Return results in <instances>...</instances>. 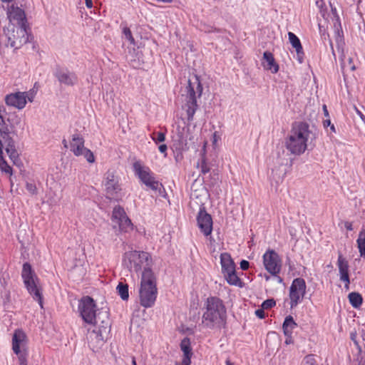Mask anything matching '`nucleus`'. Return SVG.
<instances>
[{"instance_id":"nucleus-10","label":"nucleus","mask_w":365,"mask_h":365,"mask_svg":"<svg viewBox=\"0 0 365 365\" xmlns=\"http://www.w3.org/2000/svg\"><path fill=\"white\" fill-rule=\"evenodd\" d=\"M306 282L303 278L298 277L292 281L289 294L291 308L296 307L302 302L306 294Z\"/></svg>"},{"instance_id":"nucleus-60","label":"nucleus","mask_w":365,"mask_h":365,"mask_svg":"<svg viewBox=\"0 0 365 365\" xmlns=\"http://www.w3.org/2000/svg\"><path fill=\"white\" fill-rule=\"evenodd\" d=\"M330 128H331L332 132H334V133L336 132L335 127H334V125L333 124L330 126Z\"/></svg>"},{"instance_id":"nucleus-4","label":"nucleus","mask_w":365,"mask_h":365,"mask_svg":"<svg viewBox=\"0 0 365 365\" xmlns=\"http://www.w3.org/2000/svg\"><path fill=\"white\" fill-rule=\"evenodd\" d=\"M21 278L28 292L33 299L37 301L43 308V297L41 289L38 287V278L29 262H24L22 266Z\"/></svg>"},{"instance_id":"nucleus-39","label":"nucleus","mask_w":365,"mask_h":365,"mask_svg":"<svg viewBox=\"0 0 365 365\" xmlns=\"http://www.w3.org/2000/svg\"><path fill=\"white\" fill-rule=\"evenodd\" d=\"M123 34L125 36V38L132 45L135 44V39L132 35L131 31L129 28L125 27L123 29Z\"/></svg>"},{"instance_id":"nucleus-26","label":"nucleus","mask_w":365,"mask_h":365,"mask_svg":"<svg viewBox=\"0 0 365 365\" xmlns=\"http://www.w3.org/2000/svg\"><path fill=\"white\" fill-rule=\"evenodd\" d=\"M263 58L266 62V64L264 63L265 69L270 71L272 73H277L279 71V65L276 63L271 52L265 51L263 54Z\"/></svg>"},{"instance_id":"nucleus-11","label":"nucleus","mask_w":365,"mask_h":365,"mask_svg":"<svg viewBox=\"0 0 365 365\" xmlns=\"http://www.w3.org/2000/svg\"><path fill=\"white\" fill-rule=\"evenodd\" d=\"M78 310L83 321L92 324L95 320L96 305L93 299L89 296L81 299L78 304Z\"/></svg>"},{"instance_id":"nucleus-14","label":"nucleus","mask_w":365,"mask_h":365,"mask_svg":"<svg viewBox=\"0 0 365 365\" xmlns=\"http://www.w3.org/2000/svg\"><path fill=\"white\" fill-rule=\"evenodd\" d=\"M312 131L309 125L304 121L294 122L292 123V129L289 136L307 143Z\"/></svg>"},{"instance_id":"nucleus-47","label":"nucleus","mask_w":365,"mask_h":365,"mask_svg":"<svg viewBox=\"0 0 365 365\" xmlns=\"http://www.w3.org/2000/svg\"><path fill=\"white\" fill-rule=\"evenodd\" d=\"M348 63L350 66V68L351 71H354L356 69V67L354 65V63H353V59L352 58H349L348 59Z\"/></svg>"},{"instance_id":"nucleus-18","label":"nucleus","mask_w":365,"mask_h":365,"mask_svg":"<svg viewBox=\"0 0 365 365\" xmlns=\"http://www.w3.org/2000/svg\"><path fill=\"white\" fill-rule=\"evenodd\" d=\"M7 16L9 20V24L20 25L27 24L24 11L14 4L8 8Z\"/></svg>"},{"instance_id":"nucleus-51","label":"nucleus","mask_w":365,"mask_h":365,"mask_svg":"<svg viewBox=\"0 0 365 365\" xmlns=\"http://www.w3.org/2000/svg\"><path fill=\"white\" fill-rule=\"evenodd\" d=\"M332 124H331V121L330 120H325L324 121V127H327V126H331Z\"/></svg>"},{"instance_id":"nucleus-8","label":"nucleus","mask_w":365,"mask_h":365,"mask_svg":"<svg viewBox=\"0 0 365 365\" xmlns=\"http://www.w3.org/2000/svg\"><path fill=\"white\" fill-rule=\"evenodd\" d=\"M93 324L96 326V329L93 330V333L96 334L97 340H106L110 334L111 327L108 312L107 310H99L96 314V318Z\"/></svg>"},{"instance_id":"nucleus-45","label":"nucleus","mask_w":365,"mask_h":365,"mask_svg":"<svg viewBox=\"0 0 365 365\" xmlns=\"http://www.w3.org/2000/svg\"><path fill=\"white\" fill-rule=\"evenodd\" d=\"M255 314L259 319L265 318V313H264V309H262V308L257 309L255 311Z\"/></svg>"},{"instance_id":"nucleus-13","label":"nucleus","mask_w":365,"mask_h":365,"mask_svg":"<svg viewBox=\"0 0 365 365\" xmlns=\"http://www.w3.org/2000/svg\"><path fill=\"white\" fill-rule=\"evenodd\" d=\"M53 76L61 85L74 86L78 82L77 74L66 67L57 66L53 71Z\"/></svg>"},{"instance_id":"nucleus-29","label":"nucleus","mask_w":365,"mask_h":365,"mask_svg":"<svg viewBox=\"0 0 365 365\" xmlns=\"http://www.w3.org/2000/svg\"><path fill=\"white\" fill-rule=\"evenodd\" d=\"M196 168L200 170V175H206L210 171V164L207 162L205 153H202L198 159Z\"/></svg>"},{"instance_id":"nucleus-17","label":"nucleus","mask_w":365,"mask_h":365,"mask_svg":"<svg viewBox=\"0 0 365 365\" xmlns=\"http://www.w3.org/2000/svg\"><path fill=\"white\" fill-rule=\"evenodd\" d=\"M285 147L292 154L300 155L307 149V143L292 136H288L285 140Z\"/></svg>"},{"instance_id":"nucleus-3","label":"nucleus","mask_w":365,"mask_h":365,"mask_svg":"<svg viewBox=\"0 0 365 365\" xmlns=\"http://www.w3.org/2000/svg\"><path fill=\"white\" fill-rule=\"evenodd\" d=\"M158 296L156 277L150 268H145L142 272L139 289L140 304L145 308L155 305Z\"/></svg>"},{"instance_id":"nucleus-55","label":"nucleus","mask_w":365,"mask_h":365,"mask_svg":"<svg viewBox=\"0 0 365 365\" xmlns=\"http://www.w3.org/2000/svg\"><path fill=\"white\" fill-rule=\"evenodd\" d=\"M277 277V280L279 283H282L283 282V279L279 277L278 274H277V276H275Z\"/></svg>"},{"instance_id":"nucleus-63","label":"nucleus","mask_w":365,"mask_h":365,"mask_svg":"<svg viewBox=\"0 0 365 365\" xmlns=\"http://www.w3.org/2000/svg\"><path fill=\"white\" fill-rule=\"evenodd\" d=\"M265 279H266V281L269 280L270 279V277L268 276V275H265Z\"/></svg>"},{"instance_id":"nucleus-42","label":"nucleus","mask_w":365,"mask_h":365,"mask_svg":"<svg viewBox=\"0 0 365 365\" xmlns=\"http://www.w3.org/2000/svg\"><path fill=\"white\" fill-rule=\"evenodd\" d=\"M26 188L31 195H36L37 193L36 186L34 183L27 182Z\"/></svg>"},{"instance_id":"nucleus-56","label":"nucleus","mask_w":365,"mask_h":365,"mask_svg":"<svg viewBox=\"0 0 365 365\" xmlns=\"http://www.w3.org/2000/svg\"><path fill=\"white\" fill-rule=\"evenodd\" d=\"M62 143H63V145L64 148H68V143H67V141H66V139H63V140H62Z\"/></svg>"},{"instance_id":"nucleus-32","label":"nucleus","mask_w":365,"mask_h":365,"mask_svg":"<svg viewBox=\"0 0 365 365\" xmlns=\"http://www.w3.org/2000/svg\"><path fill=\"white\" fill-rule=\"evenodd\" d=\"M361 257L365 258V229H362L356 240Z\"/></svg>"},{"instance_id":"nucleus-24","label":"nucleus","mask_w":365,"mask_h":365,"mask_svg":"<svg viewBox=\"0 0 365 365\" xmlns=\"http://www.w3.org/2000/svg\"><path fill=\"white\" fill-rule=\"evenodd\" d=\"M14 30V24H9L4 29V35L1 37L0 42L4 43L6 47H11V43H12L13 41H18Z\"/></svg>"},{"instance_id":"nucleus-37","label":"nucleus","mask_w":365,"mask_h":365,"mask_svg":"<svg viewBox=\"0 0 365 365\" xmlns=\"http://www.w3.org/2000/svg\"><path fill=\"white\" fill-rule=\"evenodd\" d=\"M151 138L156 144L164 142L165 140V133L163 132H153L151 134Z\"/></svg>"},{"instance_id":"nucleus-34","label":"nucleus","mask_w":365,"mask_h":365,"mask_svg":"<svg viewBox=\"0 0 365 365\" xmlns=\"http://www.w3.org/2000/svg\"><path fill=\"white\" fill-rule=\"evenodd\" d=\"M126 215H127L124 209L122 207L118 205L113 208L112 213V220L113 221L118 222Z\"/></svg>"},{"instance_id":"nucleus-59","label":"nucleus","mask_w":365,"mask_h":365,"mask_svg":"<svg viewBox=\"0 0 365 365\" xmlns=\"http://www.w3.org/2000/svg\"><path fill=\"white\" fill-rule=\"evenodd\" d=\"M132 365H137L135 358L134 356L132 357Z\"/></svg>"},{"instance_id":"nucleus-20","label":"nucleus","mask_w":365,"mask_h":365,"mask_svg":"<svg viewBox=\"0 0 365 365\" xmlns=\"http://www.w3.org/2000/svg\"><path fill=\"white\" fill-rule=\"evenodd\" d=\"M337 266L339 272V278L340 280L345 283L344 288L346 289H349V262L348 261L343 257L341 253H339L338 259H337Z\"/></svg>"},{"instance_id":"nucleus-27","label":"nucleus","mask_w":365,"mask_h":365,"mask_svg":"<svg viewBox=\"0 0 365 365\" xmlns=\"http://www.w3.org/2000/svg\"><path fill=\"white\" fill-rule=\"evenodd\" d=\"M220 264L222 273L235 269V262L232 259L230 254L228 252L221 253Z\"/></svg>"},{"instance_id":"nucleus-22","label":"nucleus","mask_w":365,"mask_h":365,"mask_svg":"<svg viewBox=\"0 0 365 365\" xmlns=\"http://www.w3.org/2000/svg\"><path fill=\"white\" fill-rule=\"evenodd\" d=\"M180 347L183 352V356L180 364L176 363L175 365H190L192 351L191 347V341L190 338L185 337L182 339Z\"/></svg>"},{"instance_id":"nucleus-9","label":"nucleus","mask_w":365,"mask_h":365,"mask_svg":"<svg viewBox=\"0 0 365 365\" xmlns=\"http://www.w3.org/2000/svg\"><path fill=\"white\" fill-rule=\"evenodd\" d=\"M104 185L107 198L118 201L123 196L118 177L113 171L108 170L105 174Z\"/></svg>"},{"instance_id":"nucleus-62","label":"nucleus","mask_w":365,"mask_h":365,"mask_svg":"<svg viewBox=\"0 0 365 365\" xmlns=\"http://www.w3.org/2000/svg\"><path fill=\"white\" fill-rule=\"evenodd\" d=\"M2 2H5V3H10L13 0H1Z\"/></svg>"},{"instance_id":"nucleus-49","label":"nucleus","mask_w":365,"mask_h":365,"mask_svg":"<svg viewBox=\"0 0 365 365\" xmlns=\"http://www.w3.org/2000/svg\"><path fill=\"white\" fill-rule=\"evenodd\" d=\"M0 283L1 284L2 286L6 287V281L4 277H0Z\"/></svg>"},{"instance_id":"nucleus-40","label":"nucleus","mask_w":365,"mask_h":365,"mask_svg":"<svg viewBox=\"0 0 365 365\" xmlns=\"http://www.w3.org/2000/svg\"><path fill=\"white\" fill-rule=\"evenodd\" d=\"M16 354L18 356L20 365H27V353L26 350Z\"/></svg>"},{"instance_id":"nucleus-15","label":"nucleus","mask_w":365,"mask_h":365,"mask_svg":"<svg viewBox=\"0 0 365 365\" xmlns=\"http://www.w3.org/2000/svg\"><path fill=\"white\" fill-rule=\"evenodd\" d=\"M197 222L201 232L206 237L211 235L212 231V219L204 207H200L197 216Z\"/></svg>"},{"instance_id":"nucleus-43","label":"nucleus","mask_w":365,"mask_h":365,"mask_svg":"<svg viewBox=\"0 0 365 365\" xmlns=\"http://www.w3.org/2000/svg\"><path fill=\"white\" fill-rule=\"evenodd\" d=\"M159 151L164 155V157L167 156L168 146L165 144H160L158 146Z\"/></svg>"},{"instance_id":"nucleus-46","label":"nucleus","mask_w":365,"mask_h":365,"mask_svg":"<svg viewBox=\"0 0 365 365\" xmlns=\"http://www.w3.org/2000/svg\"><path fill=\"white\" fill-rule=\"evenodd\" d=\"M284 336H286V339L284 341L286 344H291L294 343L292 334H284Z\"/></svg>"},{"instance_id":"nucleus-35","label":"nucleus","mask_w":365,"mask_h":365,"mask_svg":"<svg viewBox=\"0 0 365 365\" xmlns=\"http://www.w3.org/2000/svg\"><path fill=\"white\" fill-rule=\"evenodd\" d=\"M117 223L118 224L119 228L121 231L128 232L133 230V224L127 215Z\"/></svg>"},{"instance_id":"nucleus-5","label":"nucleus","mask_w":365,"mask_h":365,"mask_svg":"<svg viewBox=\"0 0 365 365\" xmlns=\"http://www.w3.org/2000/svg\"><path fill=\"white\" fill-rule=\"evenodd\" d=\"M150 261V255L146 252H139L132 250L124 254L123 264L130 272H135L138 273L143 268L149 267V262Z\"/></svg>"},{"instance_id":"nucleus-58","label":"nucleus","mask_w":365,"mask_h":365,"mask_svg":"<svg viewBox=\"0 0 365 365\" xmlns=\"http://www.w3.org/2000/svg\"><path fill=\"white\" fill-rule=\"evenodd\" d=\"M323 109H324L325 115H329L328 114V110H327V106L325 105L323 106Z\"/></svg>"},{"instance_id":"nucleus-6","label":"nucleus","mask_w":365,"mask_h":365,"mask_svg":"<svg viewBox=\"0 0 365 365\" xmlns=\"http://www.w3.org/2000/svg\"><path fill=\"white\" fill-rule=\"evenodd\" d=\"M133 169L135 175L140 181L152 190L161 192L164 187L158 180H156L154 173L148 166L144 165L140 161H135L133 164Z\"/></svg>"},{"instance_id":"nucleus-23","label":"nucleus","mask_w":365,"mask_h":365,"mask_svg":"<svg viewBox=\"0 0 365 365\" xmlns=\"http://www.w3.org/2000/svg\"><path fill=\"white\" fill-rule=\"evenodd\" d=\"M84 143V138L79 133H76L72 135L71 140L70 142V150L73 152L74 155H81L82 151L86 148Z\"/></svg>"},{"instance_id":"nucleus-50","label":"nucleus","mask_w":365,"mask_h":365,"mask_svg":"<svg viewBox=\"0 0 365 365\" xmlns=\"http://www.w3.org/2000/svg\"><path fill=\"white\" fill-rule=\"evenodd\" d=\"M212 138H213V143H215L217 142V139L219 138V136H218L217 132H215L213 133Z\"/></svg>"},{"instance_id":"nucleus-38","label":"nucleus","mask_w":365,"mask_h":365,"mask_svg":"<svg viewBox=\"0 0 365 365\" xmlns=\"http://www.w3.org/2000/svg\"><path fill=\"white\" fill-rule=\"evenodd\" d=\"M81 155H83L86 160L90 163H94L95 161V157L93 152L87 148L82 151Z\"/></svg>"},{"instance_id":"nucleus-57","label":"nucleus","mask_w":365,"mask_h":365,"mask_svg":"<svg viewBox=\"0 0 365 365\" xmlns=\"http://www.w3.org/2000/svg\"><path fill=\"white\" fill-rule=\"evenodd\" d=\"M351 339L354 341V344L358 346V342L354 339L356 337V335L351 334Z\"/></svg>"},{"instance_id":"nucleus-16","label":"nucleus","mask_w":365,"mask_h":365,"mask_svg":"<svg viewBox=\"0 0 365 365\" xmlns=\"http://www.w3.org/2000/svg\"><path fill=\"white\" fill-rule=\"evenodd\" d=\"M30 30L29 27L27 26V24L15 25V32L16 34V39L17 41H13L11 43V48H14V49H18L21 47L23 45L27 43L29 41V31Z\"/></svg>"},{"instance_id":"nucleus-31","label":"nucleus","mask_w":365,"mask_h":365,"mask_svg":"<svg viewBox=\"0 0 365 365\" xmlns=\"http://www.w3.org/2000/svg\"><path fill=\"white\" fill-rule=\"evenodd\" d=\"M5 148V144L1 143L0 144V170L6 173L9 174L10 175H12V168L7 163V162L4 158V152L3 148Z\"/></svg>"},{"instance_id":"nucleus-2","label":"nucleus","mask_w":365,"mask_h":365,"mask_svg":"<svg viewBox=\"0 0 365 365\" xmlns=\"http://www.w3.org/2000/svg\"><path fill=\"white\" fill-rule=\"evenodd\" d=\"M6 110L0 106V144H5V150L9 158L16 163L19 160V153L16 149V144L14 136L16 132L14 125L20 123V118L15 115L14 118H5Z\"/></svg>"},{"instance_id":"nucleus-41","label":"nucleus","mask_w":365,"mask_h":365,"mask_svg":"<svg viewBox=\"0 0 365 365\" xmlns=\"http://www.w3.org/2000/svg\"><path fill=\"white\" fill-rule=\"evenodd\" d=\"M276 305V302L274 299H267L264 300L262 304V307L264 309H269Z\"/></svg>"},{"instance_id":"nucleus-30","label":"nucleus","mask_w":365,"mask_h":365,"mask_svg":"<svg viewBox=\"0 0 365 365\" xmlns=\"http://www.w3.org/2000/svg\"><path fill=\"white\" fill-rule=\"evenodd\" d=\"M297 324L291 316H287L282 324L284 334H292L293 330L297 328Z\"/></svg>"},{"instance_id":"nucleus-33","label":"nucleus","mask_w":365,"mask_h":365,"mask_svg":"<svg viewBox=\"0 0 365 365\" xmlns=\"http://www.w3.org/2000/svg\"><path fill=\"white\" fill-rule=\"evenodd\" d=\"M349 303L354 308H359L363 302L361 295L358 292H351L349 294Z\"/></svg>"},{"instance_id":"nucleus-44","label":"nucleus","mask_w":365,"mask_h":365,"mask_svg":"<svg viewBox=\"0 0 365 365\" xmlns=\"http://www.w3.org/2000/svg\"><path fill=\"white\" fill-rule=\"evenodd\" d=\"M240 268L242 269V270H247L248 269L249 267H250V262L245 259H242L241 262H240Z\"/></svg>"},{"instance_id":"nucleus-28","label":"nucleus","mask_w":365,"mask_h":365,"mask_svg":"<svg viewBox=\"0 0 365 365\" xmlns=\"http://www.w3.org/2000/svg\"><path fill=\"white\" fill-rule=\"evenodd\" d=\"M222 274L229 284L242 287V282L237 275L235 269L225 272Z\"/></svg>"},{"instance_id":"nucleus-19","label":"nucleus","mask_w":365,"mask_h":365,"mask_svg":"<svg viewBox=\"0 0 365 365\" xmlns=\"http://www.w3.org/2000/svg\"><path fill=\"white\" fill-rule=\"evenodd\" d=\"M26 93L16 92L8 94L5 97V103L9 106L16 108L19 110L23 109L26 104Z\"/></svg>"},{"instance_id":"nucleus-64","label":"nucleus","mask_w":365,"mask_h":365,"mask_svg":"<svg viewBox=\"0 0 365 365\" xmlns=\"http://www.w3.org/2000/svg\"><path fill=\"white\" fill-rule=\"evenodd\" d=\"M26 98H28L29 101H33V99H32L33 97H31V96H29V97L27 96Z\"/></svg>"},{"instance_id":"nucleus-1","label":"nucleus","mask_w":365,"mask_h":365,"mask_svg":"<svg viewBox=\"0 0 365 365\" xmlns=\"http://www.w3.org/2000/svg\"><path fill=\"white\" fill-rule=\"evenodd\" d=\"M201 325L209 329H222L227 325V309L223 301L210 296L204 303Z\"/></svg>"},{"instance_id":"nucleus-25","label":"nucleus","mask_w":365,"mask_h":365,"mask_svg":"<svg viewBox=\"0 0 365 365\" xmlns=\"http://www.w3.org/2000/svg\"><path fill=\"white\" fill-rule=\"evenodd\" d=\"M289 41L295 48L298 61L302 63L304 61V52L299 38L292 32L288 33Z\"/></svg>"},{"instance_id":"nucleus-21","label":"nucleus","mask_w":365,"mask_h":365,"mask_svg":"<svg viewBox=\"0 0 365 365\" xmlns=\"http://www.w3.org/2000/svg\"><path fill=\"white\" fill-rule=\"evenodd\" d=\"M26 335L21 329H16L12 337V349L15 354L25 351Z\"/></svg>"},{"instance_id":"nucleus-54","label":"nucleus","mask_w":365,"mask_h":365,"mask_svg":"<svg viewBox=\"0 0 365 365\" xmlns=\"http://www.w3.org/2000/svg\"><path fill=\"white\" fill-rule=\"evenodd\" d=\"M358 113H359L360 118H361V120L365 122V115L360 111H358Z\"/></svg>"},{"instance_id":"nucleus-52","label":"nucleus","mask_w":365,"mask_h":365,"mask_svg":"<svg viewBox=\"0 0 365 365\" xmlns=\"http://www.w3.org/2000/svg\"><path fill=\"white\" fill-rule=\"evenodd\" d=\"M345 227H346V230H352V225H351V223H349V222H346V223L345 224Z\"/></svg>"},{"instance_id":"nucleus-61","label":"nucleus","mask_w":365,"mask_h":365,"mask_svg":"<svg viewBox=\"0 0 365 365\" xmlns=\"http://www.w3.org/2000/svg\"><path fill=\"white\" fill-rule=\"evenodd\" d=\"M331 51H332V53H333V55L335 56L334 50L333 45H332V43H331Z\"/></svg>"},{"instance_id":"nucleus-48","label":"nucleus","mask_w":365,"mask_h":365,"mask_svg":"<svg viewBox=\"0 0 365 365\" xmlns=\"http://www.w3.org/2000/svg\"><path fill=\"white\" fill-rule=\"evenodd\" d=\"M85 3L88 8L93 7V1L92 0H85Z\"/></svg>"},{"instance_id":"nucleus-7","label":"nucleus","mask_w":365,"mask_h":365,"mask_svg":"<svg viewBox=\"0 0 365 365\" xmlns=\"http://www.w3.org/2000/svg\"><path fill=\"white\" fill-rule=\"evenodd\" d=\"M195 83H197L196 90H195L190 80L188 81V84L186 87L187 95L185 106L186 108L187 118L189 122L193 120L194 115L198 108L196 93H198V97H200L202 93V86L197 76L195 78Z\"/></svg>"},{"instance_id":"nucleus-12","label":"nucleus","mask_w":365,"mask_h":365,"mask_svg":"<svg viewBox=\"0 0 365 365\" xmlns=\"http://www.w3.org/2000/svg\"><path fill=\"white\" fill-rule=\"evenodd\" d=\"M262 258L265 269L272 276L279 274L282 269V260L278 253L273 250H268Z\"/></svg>"},{"instance_id":"nucleus-53","label":"nucleus","mask_w":365,"mask_h":365,"mask_svg":"<svg viewBox=\"0 0 365 365\" xmlns=\"http://www.w3.org/2000/svg\"><path fill=\"white\" fill-rule=\"evenodd\" d=\"M206 32H212V31H219L218 29H214L212 27H210V29H207V30H205Z\"/></svg>"},{"instance_id":"nucleus-36","label":"nucleus","mask_w":365,"mask_h":365,"mask_svg":"<svg viewBox=\"0 0 365 365\" xmlns=\"http://www.w3.org/2000/svg\"><path fill=\"white\" fill-rule=\"evenodd\" d=\"M117 291L123 300H127L129 297L128 286L123 282H119L117 286Z\"/></svg>"}]
</instances>
